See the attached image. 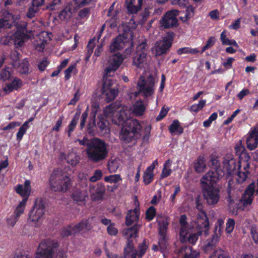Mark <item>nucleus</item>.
<instances>
[{"mask_svg":"<svg viewBox=\"0 0 258 258\" xmlns=\"http://www.w3.org/2000/svg\"><path fill=\"white\" fill-rule=\"evenodd\" d=\"M80 112L79 113H76L74 116L73 117V119H72V121L71 123L69 124L68 127V136L70 137L71 135V133L74 130L75 127H76L78 121L80 118Z\"/></svg>","mask_w":258,"mask_h":258,"instance_id":"nucleus-44","label":"nucleus"},{"mask_svg":"<svg viewBox=\"0 0 258 258\" xmlns=\"http://www.w3.org/2000/svg\"><path fill=\"white\" fill-rule=\"evenodd\" d=\"M94 40L93 39H91L89 41V42H88V44L87 45V57H86L87 60L89 58V57H90L91 55L92 54V53L93 52V48L95 46V44H94Z\"/></svg>","mask_w":258,"mask_h":258,"instance_id":"nucleus-61","label":"nucleus"},{"mask_svg":"<svg viewBox=\"0 0 258 258\" xmlns=\"http://www.w3.org/2000/svg\"><path fill=\"white\" fill-rule=\"evenodd\" d=\"M20 54L16 50L12 51L10 57L12 60V64L14 66H16L20 58Z\"/></svg>","mask_w":258,"mask_h":258,"instance_id":"nucleus-55","label":"nucleus"},{"mask_svg":"<svg viewBox=\"0 0 258 258\" xmlns=\"http://www.w3.org/2000/svg\"><path fill=\"white\" fill-rule=\"evenodd\" d=\"M91 228L92 226L90 224L89 219H84L82 220L79 223L73 226V230L75 234H76L78 233H79L83 230L86 229L89 230Z\"/></svg>","mask_w":258,"mask_h":258,"instance_id":"nucleus-28","label":"nucleus"},{"mask_svg":"<svg viewBox=\"0 0 258 258\" xmlns=\"http://www.w3.org/2000/svg\"><path fill=\"white\" fill-rule=\"evenodd\" d=\"M218 238L219 236L217 235H214L212 239L210 241H208L204 248V250L206 252H209L214 249L218 240Z\"/></svg>","mask_w":258,"mask_h":258,"instance_id":"nucleus-40","label":"nucleus"},{"mask_svg":"<svg viewBox=\"0 0 258 258\" xmlns=\"http://www.w3.org/2000/svg\"><path fill=\"white\" fill-rule=\"evenodd\" d=\"M196 207L200 212L197 216V226L199 229H207L209 226V220L206 213L203 211V205L199 201H197Z\"/></svg>","mask_w":258,"mask_h":258,"instance_id":"nucleus-15","label":"nucleus"},{"mask_svg":"<svg viewBox=\"0 0 258 258\" xmlns=\"http://www.w3.org/2000/svg\"><path fill=\"white\" fill-rule=\"evenodd\" d=\"M201 187L203 197L206 204L209 206H215L220 200V189L216 186Z\"/></svg>","mask_w":258,"mask_h":258,"instance_id":"nucleus-7","label":"nucleus"},{"mask_svg":"<svg viewBox=\"0 0 258 258\" xmlns=\"http://www.w3.org/2000/svg\"><path fill=\"white\" fill-rule=\"evenodd\" d=\"M155 85V79L152 75L150 74L146 78L141 77L138 82L137 87L142 95L145 98H148L154 95Z\"/></svg>","mask_w":258,"mask_h":258,"instance_id":"nucleus-6","label":"nucleus"},{"mask_svg":"<svg viewBox=\"0 0 258 258\" xmlns=\"http://www.w3.org/2000/svg\"><path fill=\"white\" fill-rule=\"evenodd\" d=\"M104 180L106 182L110 183H116L119 181L122 180V178L119 174H113L104 177Z\"/></svg>","mask_w":258,"mask_h":258,"instance_id":"nucleus-50","label":"nucleus"},{"mask_svg":"<svg viewBox=\"0 0 258 258\" xmlns=\"http://www.w3.org/2000/svg\"><path fill=\"white\" fill-rule=\"evenodd\" d=\"M189 233V227L188 225L182 226L180 230V240L182 243L187 241V235Z\"/></svg>","mask_w":258,"mask_h":258,"instance_id":"nucleus-42","label":"nucleus"},{"mask_svg":"<svg viewBox=\"0 0 258 258\" xmlns=\"http://www.w3.org/2000/svg\"><path fill=\"white\" fill-rule=\"evenodd\" d=\"M157 221L159 225V233L161 235H165L168 225L167 217L166 216H158Z\"/></svg>","mask_w":258,"mask_h":258,"instance_id":"nucleus-31","label":"nucleus"},{"mask_svg":"<svg viewBox=\"0 0 258 258\" xmlns=\"http://www.w3.org/2000/svg\"><path fill=\"white\" fill-rule=\"evenodd\" d=\"M171 163L172 161L170 159L165 162L161 174L162 178H165L170 175L172 172L171 169Z\"/></svg>","mask_w":258,"mask_h":258,"instance_id":"nucleus-39","label":"nucleus"},{"mask_svg":"<svg viewBox=\"0 0 258 258\" xmlns=\"http://www.w3.org/2000/svg\"><path fill=\"white\" fill-rule=\"evenodd\" d=\"M223 167L227 171L228 174H232L238 169V164L236 160L231 154H227L224 157L223 161Z\"/></svg>","mask_w":258,"mask_h":258,"instance_id":"nucleus-17","label":"nucleus"},{"mask_svg":"<svg viewBox=\"0 0 258 258\" xmlns=\"http://www.w3.org/2000/svg\"><path fill=\"white\" fill-rule=\"evenodd\" d=\"M140 216L139 207L135 208L133 210H130L128 211L125 218V224L127 226H130L134 222L138 221Z\"/></svg>","mask_w":258,"mask_h":258,"instance_id":"nucleus-24","label":"nucleus"},{"mask_svg":"<svg viewBox=\"0 0 258 258\" xmlns=\"http://www.w3.org/2000/svg\"><path fill=\"white\" fill-rule=\"evenodd\" d=\"M254 188L255 184L251 183L244 191L241 199V203L244 206H246L252 203L254 193Z\"/></svg>","mask_w":258,"mask_h":258,"instance_id":"nucleus-22","label":"nucleus"},{"mask_svg":"<svg viewBox=\"0 0 258 258\" xmlns=\"http://www.w3.org/2000/svg\"><path fill=\"white\" fill-rule=\"evenodd\" d=\"M143 0H126L125 5L130 14L137 13L141 8Z\"/></svg>","mask_w":258,"mask_h":258,"instance_id":"nucleus-23","label":"nucleus"},{"mask_svg":"<svg viewBox=\"0 0 258 258\" xmlns=\"http://www.w3.org/2000/svg\"><path fill=\"white\" fill-rule=\"evenodd\" d=\"M148 248V242L146 240H144L143 242L140 244L138 246V258H141L145 254Z\"/></svg>","mask_w":258,"mask_h":258,"instance_id":"nucleus-48","label":"nucleus"},{"mask_svg":"<svg viewBox=\"0 0 258 258\" xmlns=\"http://www.w3.org/2000/svg\"><path fill=\"white\" fill-rule=\"evenodd\" d=\"M28 123V121L25 122L22 126L19 128V130L17 134V140L20 141L22 140L24 135L26 133L27 129L29 127Z\"/></svg>","mask_w":258,"mask_h":258,"instance_id":"nucleus-49","label":"nucleus"},{"mask_svg":"<svg viewBox=\"0 0 258 258\" xmlns=\"http://www.w3.org/2000/svg\"><path fill=\"white\" fill-rule=\"evenodd\" d=\"M102 176V172L101 170H96L93 175L90 177L89 180L91 182H96L101 178Z\"/></svg>","mask_w":258,"mask_h":258,"instance_id":"nucleus-60","label":"nucleus"},{"mask_svg":"<svg viewBox=\"0 0 258 258\" xmlns=\"http://www.w3.org/2000/svg\"><path fill=\"white\" fill-rule=\"evenodd\" d=\"M14 22V16L10 13H8L5 18L0 19V28L3 27L10 28Z\"/></svg>","mask_w":258,"mask_h":258,"instance_id":"nucleus-34","label":"nucleus"},{"mask_svg":"<svg viewBox=\"0 0 258 258\" xmlns=\"http://www.w3.org/2000/svg\"><path fill=\"white\" fill-rule=\"evenodd\" d=\"M195 15V8L193 6L189 5L186 7V14L184 17H180V19L183 22H186L188 19L192 18Z\"/></svg>","mask_w":258,"mask_h":258,"instance_id":"nucleus-45","label":"nucleus"},{"mask_svg":"<svg viewBox=\"0 0 258 258\" xmlns=\"http://www.w3.org/2000/svg\"><path fill=\"white\" fill-rule=\"evenodd\" d=\"M58 243L53 240L47 239L41 242L36 253L35 258H64L66 254L63 250L55 252Z\"/></svg>","mask_w":258,"mask_h":258,"instance_id":"nucleus-4","label":"nucleus"},{"mask_svg":"<svg viewBox=\"0 0 258 258\" xmlns=\"http://www.w3.org/2000/svg\"><path fill=\"white\" fill-rule=\"evenodd\" d=\"M26 207V200L21 201L16 207L12 215L6 219V224L8 227L13 228L19 221L20 217L23 214Z\"/></svg>","mask_w":258,"mask_h":258,"instance_id":"nucleus-12","label":"nucleus"},{"mask_svg":"<svg viewBox=\"0 0 258 258\" xmlns=\"http://www.w3.org/2000/svg\"><path fill=\"white\" fill-rule=\"evenodd\" d=\"M135 250L132 241L128 239L126 246L124 249V257L127 258V256Z\"/></svg>","mask_w":258,"mask_h":258,"instance_id":"nucleus-54","label":"nucleus"},{"mask_svg":"<svg viewBox=\"0 0 258 258\" xmlns=\"http://www.w3.org/2000/svg\"><path fill=\"white\" fill-rule=\"evenodd\" d=\"M134 33L132 30L124 31L122 35H119L112 39L109 45V50L114 52L123 49L127 44H132Z\"/></svg>","mask_w":258,"mask_h":258,"instance_id":"nucleus-5","label":"nucleus"},{"mask_svg":"<svg viewBox=\"0 0 258 258\" xmlns=\"http://www.w3.org/2000/svg\"><path fill=\"white\" fill-rule=\"evenodd\" d=\"M216 39L214 37H210L207 41L206 42V45L203 47L202 49L201 53H203L206 50L212 47L215 43Z\"/></svg>","mask_w":258,"mask_h":258,"instance_id":"nucleus-57","label":"nucleus"},{"mask_svg":"<svg viewBox=\"0 0 258 258\" xmlns=\"http://www.w3.org/2000/svg\"><path fill=\"white\" fill-rule=\"evenodd\" d=\"M108 76H106V78L104 76V83L102 87V89H104L105 86H107V88L108 89L116 88L115 87H113V85L115 84V82L114 80H112L107 78Z\"/></svg>","mask_w":258,"mask_h":258,"instance_id":"nucleus-58","label":"nucleus"},{"mask_svg":"<svg viewBox=\"0 0 258 258\" xmlns=\"http://www.w3.org/2000/svg\"><path fill=\"white\" fill-rule=\"evenodd\" d=\"M154 174L153 171L146 169L143 175V181L146 185L150 184L153 180Z\"/></svg>","mask_w":258,"mask_h":258,"instance_id":"nucleus-43","label":"nucleus"},{"mask_svg":"<svg viewBox=\"0 0 258 258\" xmlns=\"http://www.w3.org/2000/svg\"><path fill=\"white\" fill-rule=\"evenodd\" d=\"M155 214H156L155 208L154 207L151 206L146 211V218L148 220L151 221V220H153V218H154V217L155 216Z\"/></svg>","mask_w":258,"mask_h":258,"instance_id":"nucleus-59","label":"nucleus"},{"mask_svg":"<svg viewBox=\"0 0 258 258\" xmlns=\"http://www.w3.org/2000/svg\"><path fill=\"white\" fill-rule=\"evenodd\" d=\"M117 109V105L115 103H112L104 108L103 111L104 115L106 117H113V118L115 117L116 118Z\"/></svg>","mask_w":258,"mask_h":258,"instance_id":"nucleus-37","label":"nucleus"},{"mask_svg":"<svg viewBox=\"0 0 258 258\" xmlns=\"http://www.w3.org/2000/svg\"><path fill=\"white\" fill-rule=\"evenodd\" d=\"M123 60L122 55L120 53H116L111 56L108 62V66L104 71L105 76H111L121 65Z\"/></svg>","mask_w":258,"mask_h":258,"instance_id":"nucleus-13","label":"nucleus"},{"mask_svg":"<svg viewBox=\"0 0 258 258\" xmlns=\"http://www.w3.org/2000/svg\"><path fill=\"white\" fill-rule=\"evenodd\" d=\"M107 166L108 169L110 172H116L120 166L119 159L116 158L109 159Z\"/></svg>","mask_w":258,"mask_h":258,"instance_id":"nucleus-38","label":"nucleus"},{"mask_svg":"<svg viewBox=\"0 0 258 258\" xmlns=\"http://www.w3.org/2000/svg\"><path fill=\"white\" fill-rule=\"evenodd\" d=\"M79 157L74 153H71L68 156V162L73 166H76L79 163Z\"/></svg>","mask_w":258,"mask_h":258,"instance_id":"nucleus-53","label":"nucleus"},{"mask_svg":"<svg viewBox=\"0 0 258 258\" xmlns=\"http://www.w3.org/2000/svg\"><path fill=\"white\" fill-rule=\"evenodd\" d=\"M235 221L232 218L228 219L226 224L225 231L227 233L230 234L233 230L235 227Z\"/></svg>","mask_w":258,"mask_h":258,"instance_id":"nucleus-56","label":"nucleus"},{"mask_svg":"<svg viewBox=\"0 0 258 258\" xmlns=\"http://www.w3.org/2000/svg\"><path fill=\"white\" fill-rule=\"evenodd\" d=\"M27 35L24 29L22 30H19L16 32L13 36V39L15 46L16 47L22 46L23 45L25 39Z\"/></svg>","mask_w":258,"mask_h":258,"instance_id":"nucleus-27","label":"nucleus"},{"mask_svg":"<svg viewBox=\"0 0 258 258\" xmlns=\"http://www.w3.org/2000/svg\"><path fill=\"white\" fill-rule=\"evenodd\" d=\"M217 116L218 115L217 113H213L207 120L204 121V126L206 127H209L211 125L212 121L216 119Z\"/></svg>","mask_w":258,"mask_h":258,"instance_id":"nucleus-63","label":"nucleus"},{"mask_svg":"<svg viewBox=\"0 0 258 258\" xmlns=\"http://www.w3.org/2000/svg\"><path fill=\"white\" fill-rule=\"evenodd\" d=\"M179 253L184 258H199L200 253L190 246H183L179 249Z\"/></svg>","mask_w":258,"mask_h":258,"instance_id":"nucleus-26","label":"nucleus"},{"mask_svg":"<svg viewBox=\"0 0 258 258\" xmlns=\"http://www.w3.org/2000/svg\"><path fill=\"white\" fill-rule=\"evenodd\" d=\"M29 64L27 59H24L21 60V62H18L16 66L14 68H17L18 71L22 74H27L29 72Z\"/></svg>","mask_w":258,"mask_h":258,"instance_id":"nucleus-36","label":"nucleus"},{"mask_svg":"<svg viewBox=\"0 0 258 258\" xmlns=\"http://www.w3.org/2000/svg\"><path fill=\"white\" fill-rule=\"evenodd\" d=\"M131 113L130 108L124 106L117 111L116 118H112L114 124L122 126L120 138L126 143L141 136V125L137 119L130 118Z\"/></svg>","mask_w":258,"mask_h":258,"instance_id":"nucleus-1","label":"nucleus"},{"mask_svg":"<svg viewBox=\"0 0 258 258\" xmlns=\"http://www.w3.org/2000/svg\"><path fill=\"white\" fill-rule=\"evenodd\" d=\"M133 64L139 69L148 68L149 61L146 52H136L133 58Z\"/></svg>","mask_w":258,"mask_h":258,"instance_id":"nucleus-16","label":"nucleus"},{"mask_svg":"<svg viewBox=\"0 0 258 258\" xmlns=\"http://www.w3.org/2000/svg\"><path fill=\"white\" fill-rule=\"evenodd\" d=\"M224 223V219L222 218L218 219L215 225V234L219 237L222 232L223 226Z\"/></svg>","mask_w":258,"mask_h":258,"instance_id":"nucleus-52","label":"nucleus"},{"mask_svg":"<svg viewBox=\"0 0 258 258\" xmlns=\"http://www.w3.org/2000/svg\"><path fill=\"white\" fill-rule=\"evenodd\" d=\"M30 184V181L29 180H26L24 182V185L22 184H19L16 187V191L17 193L24 197V199L22 201L26 200V203L27 202L28 198L30 196L31 192Z\"/></svg>","mask_w":258,"mask_h":258,"instance_id":"nucleus-21","label":"nucleus"},{"mask_svg":"<svg viewBox=\"0 0 258 258\" xmlns=\"http://www.w3.org/2000/svg\"><path fill=\"white\" fill-rule=\"evenodd\" d=\"M234 150L236 154L239 156V161H243L248 162L250 159V157L245 152V148L244 146L242 145L241 141L236 144V146L234 147Z\"/></svg>","mask_w":258,"mask_h":258,"instance_id":"nucleus-25","label":"nucleus"},{"mask_svg":"<svg viewBox=\"0 0 258 258\" xmlns=\"http://www.w3.org/2000/svg\"><path fill=\"white\" fill-rule=\"evenodd\" d=\"M72 198L76 201H84L88 198L87 191L86 189H75L72 194Z\"/></svg>","mask_w":258,"mask_h":258,"instance_id":"nucleus-30","label":"nucleus"},{"mask_svg":"<svg viewBox=\"0 0 258 258\" xmlns=\"http://www.w3.org/2000/svg\"><path fill=\"white\" fill-rule=\"evenodd\" d=\"M38 8L33 6L30 7L28 10L26 16L29 18H34L38 12Z\"/></svg>","mask_w":258,"mask_h":258,"instance_id":"nucleus-62","label":"nucleus"},{"mask_svg":"<svg viewBox=\"0 0 258 258\" xmlns=\"http://www.w3.org/2000/svg\"><path fill=\"white\" fill-rule=\"evenodd\" d=\"M49 184L50 189L54 192L64 193L67 192L73 184L72 181L67 174L61 169L53 170L49 179Z\"/></svg>","mask_w":258,"mask_h":258,"instance_id":"nucleus-3","label":"nucleus"},{"mask_svg":"<svg viewBox=\"0 0 258 258\" xmlns=\"http://www.w3.org/2000/svg\"><path fill=\"white\" fill-rule=\"evenodd\" d=\"M223 170L215 171L213 169L210 170L204 175L200 180L201 187H210L215 186L217 182L223 176Z\"/></svg>","mask_w":258,"mask_h":258,"instance_id":"nucleus-9","label":"nucleus"},{"mask_svg":"<svg viewBox=\"0 0 258 258\" xmlns=\"http://www.w3.org/2000/svg\"><path fill=\"white\" fill-rule=\"evenodd\" d=\"M250 234L254 242L258 245V231L256 227L252 226L250 228Z\"/></svg>","mask_w":258,"mask_h":258,"instance_id":"nucleus-64","label":"nucleus"},{"mask_svg":"<svg viewBox=\"0 0 258 258\" xmlns=\"http://www.w3.org/2000/svg\"><path fill=\"white\" fill-rule=\"evenodd\" d=\"M250 165L248 162L240 161L238 162V169L236 174V181L238 183L245 182L249 174Z\"/></svg>","mask_w":258,"mask_h":258,"instance_id":"nucleus-14","label":"nucleus"},{"mask_svg":"<svg viewBox=\"0 0 258 258\" xmlns=\"http://www.w3.org/2000/svg\"><path fill=\"white\" fill-rule=\"evenodd\" d=\"M11 76L12 70L11 69L9 68L3 69L0 73V78L4 81L9 80Z\"/></svg>","mask_w":258,"mask_h":258,"instance_id":"nucleus-46","label":"nucleus"},{"mask_svg":"<svg viewBox=\"0 0 258 258\" xmlns=\"http://www.w3.org/2000/svg\"><path fill=\"white\" fill-rule=\"evenodd\" d=\"M73 230V225H68L66 227H63L60 231V235L61 237H65L72 234L75 235Z\"/></svg>","mask_w":258,"mask_h":258,"instance_id":"nucleus-51","label":"nucleus"},{"mask_svg":"<svg viewBox=\"0 0 258 258\" xmlns=\"http://www.w3.org/2000/svg\"><path fill=\"white\" fill-rule=\"evenodd\" d=\"M44 209L43 202L39 200L36 202L33 209L30 212L29 219L35 226L39 227L41 225L44 214Z\"/></svg>","mask_w":258,"mask_h":258,"instance_id":"nucleus-8","label":"nucleus"},{"mask_svg":"<svg viewBox=\"0 0 258 258\" xmlns=\"http://www.w3.org/2000/svg\"><path fill=\"white\" fill-rule=\"evenodd\" d=\"M172 41V39L167 36L164 37L162 40L157 41L152 48L153 54L155 56H159L166 53L171 46Z\"/></svg>","mask_w":258,"mask_h":258,"instance_id":"nucleus-11","label":"nucleus"},{"mask_svg":"<svg viewBox=\"0 0 258 258\" xmlns=\"http://www.w3.org/2000/svg\"><path fill=\"white\" fill-rule=\"evenodd\" d=\"M147 106V100L144 102L142 100H139L134 103L130 109L135 116L139 117L145 114Z\"/></svg>","mask_w":258,"mask_h":258,"instance_id":"nucleus-20","label":"nucleus"},{"mask_svg":"<svg viewBox=\"0 0 258 258\" xmlns=\"http://www.w3.org/2000/svg\"><path fill=\"white\" fill-rule=\"evenodd\" d=\"M210 163L212 167L213 170L217 171L218 170H222L221 168L220 163L218 160V158L214 155H211L210 156Z\"/></svg>","mask_w":258,"mask_h":258,"instance_id":"nucleus-41","label":"nucleus"},{"mask_svg":"<svg viewBox=\"0 0 258 258\" xmlns=\"http://www.w3.org/2000/svg\"><path fill=\"white\" fill-rule=\"evenodd\" d=\"M169 131L173 135H180L183 132V129L177 120H174L169 127Z\"/></svg>","mask_w":258,"mask_h":258,"instance_id":"nucleus-35","label":"nucleus"},{"mask_svg":"<svg viewBox=\"0 0 258 258\" xmlns=\"http://www.w3.org/2000/svg\"><path fill=\"white\" fill-rule=\"evenodd\" d=\"M179 13V11L175 9L167 12L160 20L161 27L165 29L176 27L178 25L177 17Z\"/></svg>","mask_w":258,"mask_h":258,"instance_id":"nucleus-10","label":"nucleus"},{"mask_svg":"<svg viewBox=\"0 0 258 258\" xmlns=\"http://www.w3.org/2000/svg\"><path fill=\"white\" fill-rule=\"evenodd\" d=\"M102 94L106 96V101L110 102L116 97L118 94V90L117 88L108 89L106 85L104 87V89H102Z\"/></svg>","mask_w":258,"mask_h":258,"instance_id":"nucleus-33","label":"nucleus"},{"mask_svg":"<svg viewBox=\"0 0 258 258\" xmlns=\"http://www.w3.org/2000/svg\"><path fill=\"white\" fill-rule=\"evenodd\" d=\"M141 226L139 224H135L130 228L124 229L122 231V234L126 237L127 240L130 238H136L138 236V232Z\"/></svg>","mask_w":258,"mask_h":258,"instance_id":"nucleus-29","label":"nucleus"},{"mask_svg":"<svg viewBox=\"0 0 258 258\" xmlns=\"http://www.w3.org/2000/svg\"><path fill=\"white\" fill-rule=\"evenodd\" d=\"M199 52V51L197 48H191L188 47L180 48L177 51V53L179 55L182 54H196Z\"/></svg>","mask_w":258,"mask_h":258,"instance_id":"nucleus-47","label":"nucleus"},{"mask_svg":"<svg viewBox=\"0 0 258 258\" xmlns=\"http://www.w3.org/2000/svg\"><path fill=\"white\" fill-rule=\"evenodd\" d=\"M247 148L250 150L255 149L258 144V128H252L249 131L246 140Z\"/></svg>","mask_w":258,"mask_h":258,"instance_id":"nucleus-18","label":"nucleus"},{"mask_svg":"<svg viewBox=\"0 0 258 258\" xmlns=\"http://www.w3.org/2000/svg\"><path fill=\"white\" fill-rule=\"evenodd\" d=\"M90 162L97 163L104 160L108 155L107 144L103 140L95 138L90 140L85 150Z\"/></svg>","mask_w":258,"mask_h":258,"instance_id":"nucleus-2","label":"nucleus"},{"mask_svg":"<svg viewBox=\"0 0 258 258\" xmlns=\"http://www.w3.org/2000/svg\"><path fill=\"white\" fill-rule=\"evenodd\" d=\"M89 189L91 199L95 201L102 199L105 191L104 186L101 183L90 186Z\"/></svg>","mask_w":258,"mask_h":258,"instance_id":"nucleus-19","label":"nucleus"},{"mask_svg":"<svg viewBox=\"0 0 258 258\" xmlns=\"http://www.w3.org/2000/svg\"><path fill=\"white\" fill-rule=\"evenodd\" d=\"M206 167V160L204 155L199 156L194 162V168L196 172H203Z\"/></svg>","mask_w":258,"mask_h":258,"instance_id":"nucleus-32","label":"nucleus"}]
</instances>
